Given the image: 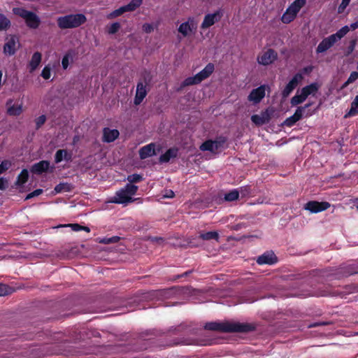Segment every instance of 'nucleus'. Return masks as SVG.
Instances as JSON below:
<instances>
[{
  "instance_id": "nucleus-15",
  "label": "nucleus",
  "mask_w": 358,
  "mask_h": 358,
  "mask_svg": "<svg viewBox=\"0 0 358 358\" xmlns=\"http://www.w3.org/2000/svg\"><path fill=\"white\" fill-rule=\"evenodd\" d=\"M266 85H261L260 87L254 89L248 96V99L255 103L261 101L265 96Z\"/></svg>"
},
{
  "instance_id": "nucleus-12",
  "label": "nucleus",
  "mask_w": 358,
  "mask_h": 358,
  "mask_svg": "<svg viewBox=\"0 0 358 358\" xmlns=\"http://www.w3.org/2000/svg\"><path fill=\"white\" fill-rule=\"evenodd\" d=\"M222 16V12L221 10H218L213 13H209L205 15L203 22L201 23V28L206 29L215 22H218Z\"/></svg>"
},
{
  "instance_id": "nucleus-37",
  "label": "nucleus",
  "mask_w": 358,
  "mask_h": 358,
  "mask_svg": "<svg viewBox=\"0 0 358 358\" xmlns=\"http://www.w3.org/2000/svg\"><path fill=\"white\" fill-rule=\"evenodd\" d=\"M200 237L203 240H210L215 239L216 241L218 240L219 235L216 231H208L206 233H203L200 234Z\"/></svg>"
},
{
  "instance_id": "nucleus-54",
  "label": "nucleus",
  "mask_w": 358,
  "mask_h": 358,
  "mask_svg": "<svg viewBox=\"0 0 358 358\" xmlns=\"http://www.w3.org/2000/svg\"><path fill=\"white\" fill-rule=\"evenodd\" d=\"M239 194H241L243 196H246L248 194L249 192L246 187H241L239 189Z\"/></svg>"
},
{
  "instance_id": "nucleus-35",
  "label": "nucleus",
  "mask_w": 358,
  "mask_h": 358,
  "mask_svg": "<svg viewBox=\"0 0 358 358\" xmlns=\"http://www.w3.org/2000/svg\"><path fill=\"white\" fill-rule=\"evenodd\" d=\"M73 53L71 51L65 54L62 60V65L64 69H66L69 67L70 63L73 61Z\"/></svg>"
},
{
  "instance_id": "nucleus-36",
  "label": "nucleus",
  "mask_w": 358,
  "mask_h": 358,
  "mask_svg": "<svg viewBox=\"0 0 358 358\" xmlns=\"http://www.w3.org/2000/svg\"><path fill=\"white\" fill-rule=\"evenodd\" d=\"M143 3V0H131L127 5H125L127 11H133L138 8Z\"/></svg>"
},
{
  "instance_id": "nucleus-55",
  "label": "nucleus",
  "mask_w": 358,
  "mask_h": 358,
  "mask_svg": "<svg viewBox=\"0 0 358 358\" xmlns=\"http://www.w3.org/2000/svg\"><path fill=\"white\" fill-rule=\"evenodd\" d=\"M350 28L353 30L358 28V20L350 24Z\"/></svg>"
},
{
  "instance_id": "nucleus-58",
  "label": "nucleus",
  "mask_w": 358,
  "mask_h": 358,
  "mask_svg": "<svg viewBox=\"0 0 358 358\" xmlns=\"http://www.w3.org/2000/svg\"><path fill=\"white\" fill-rule=\"evenodd\" d=\"M351 83H348V80L343 83L342 88L346 87Z\"/></svg>"
},
{
  "instance_id": "nucleus-1",
  "label": "nucleus",
  "mask_w": 358,
  "mask_h": 358,
  "mask_svg": "<svg viewBox=\"0 0 358 358\" xmlns=\"http://www.w3.org/2000/svg\"><path fill=\"white\" fill-rule=\"evenodd\" d=\"M204 328L207 330L220 332H248L254 329V327L249 324L230 322H208L205 324Z\"/></svg>"
},
{
  "instance_id": "nucleus-31",
  "label": "nucleus",
  "mask_w": 358,
  "mask_h": 358,
  "mask_svg": "<svg viewBox=\"0 0 358 358\" xmlns=\"http://www.w3.org/2000/svg\"><path fill=\"white\" fill-rule=\"evenodd\" d=\"M239 191L238 189H232L231 191L224 194V199L227 201H234L238 199Z\"/></svg>"
},
{
  "instance_id": "nucleus-34",
  "label": "nucleus",
  "mask_w": 358,
  "mask_h": 358,
  "mask_svg": "<svg viewBox=\"0 0 358 358\" xmlns=\"http://www.w3.org/2000/svg\"><path fill=\"white\" fill-rule=\"evenodd\" d=\"M350 31V28L348 26L345 25L340 29L336 34H331V36H334L335 41L337 42L341 40L343 36H345L348 31Z\"/></svg>"
},
{
  "instance_id": "nucleus-51",
  "label": "nucleus",
  "mask_w": 358,
  "mask_h": 358,
  "mask_svg": "<svg viewBox=\"0 0 358 358\" xmlns=\"http://www.w3.org/2000/svg\"><path fill=\"white\" fill-rule=\"evenodd\" d=\"M66 227H69L74 231H79L82 230L83 226H80L78 224H67Z\"/></svg>"
},
{
  "instance_id": "nucleus-59",
  "label": "nucleus",
  "mask_w": 358,
  "mask_h": 358,
  "mask_svg": "<svg viewBox=\"0 0 358 358\" xmlns=\"http://www.w3.org/2000/svg\"><path fill=\"white\" fill-rule=\"evenodd\" d=\"M82 230H84V231H85L87 232H90V228L87 227H83Z\"/></svg>"
},
{
  "instance_id": "nucleus-6",
  "label": "nucleus",
  "mask_w": 358,
  "mask_h": 358,
  "mask_svg": "<svg viewBox=\"0 0 358 358\" xmlns=\"http://www.w3.org/2000/svg\"><path fill=\"white\" fill-rule=\"evenodd\" d=\"M214 65L212 63L208 64L206 67L196 74L194 76L188 77L184 81V86L192 85L201 83L204 79L208 78L214 71Z\"/></svg>"
},
{
  "instance_id": "nucleus-21",
  "label": "nucleus",
  "mask_w": 358,
  "mask_h": 358,
  "mask_svg": "<svg viewBox=\"0 0 358 358\" xmlns=\"http://www.w3.org/2000/svg\"><path fill=\"white\" fill-rule=\"evenodd\" d=\"M119 134L120 133L117 129L104 128L103 131V141L107 143L113 142L119 136Z\"/></svg>"
},
{
  "instance_id": "nucleus-56",
  "label": "nucleus",
  "mask_w": 358,
  "mask_h": 358,
  "mask_svg": "<svg viewBox=\"0 0 358 358\" xmlns=\"http://www.w3.org/2000/svg\"><path fill=\"white\" fill-rule=\"evenodd\" d=\"M355 44V41H352L351 43V45L349 47V53L352 52L354 50Z\"/></svg>"
},
{
  "instance_id": "nucleus-14",
  "label": "nucleus",
  "mask_w": 358,
  "mask_h": 358,
  "mask_svg": "<svg viewBox=\"0 0 358 358\" xmlns=\"http://www.w3.org/2000/svg\"><path fill=\"white\" fill-rule=\"evenodd\" d=\"M18 44V39L15 36H10L7 38L3 47V52L8 55H13L15 53L17 49V45Z\"/></svg>"
},
{
  "instance_id": "nucleus-52",
  "label": "nucleus",
  "mask_w": 358,
  "mask_h": 358,
  "mask_svg": "<svg viewBox=\"0 0 358 358\" xmlns=\"http://www.w3.org/2000/svg\"><path fill=\"white\" fill-rule=\"evenodd\" d=\"M143 29L146 33H150L153 30V27L150 24L145 23L143 25Z\"/></svg>"
},
{
  "instance_id": "nucleus-42",
  "label": "nucleus",
  "mask_w": 358,
  "mask_h": 358,
  "mask_svg": "<svg viewBox=\"0 0 358 358\" xmlns=\"http://www.w3.org/2000/svg\"><path fill=\"white\" fill-rule=\"evenodd\" d=\"M9 22L4 15L0 14V31L6 29L9 25Z\"/></svg>"
},
{
  "instance_id": "nucleus-32",
  "label": "nucleus",
  "mask_w": 358,
  "mask_h": 358,
  "mask_svg": "<svg viewBox=\"0 0 358 358\" xmlns=\"http://www.w3.org/2000/svg\"><path fill=\"white\" fill-rule=\"evenodd\" d=\"M350 31V28L348 26L345 25L340 29L336 34H331V36H334L335 41L337 42L341 40L343 36H345L348 31Z\"/></svg>"
},
{
  "instance_id": "nucleus-41",
  "label": "nucleus",
  "mask_w": 358,
  "mask_h": 358,
  "mask_svg": "<svg viewBox=\"0 0 358 358\" xmlns=\"http://www.w3.org/2000/svg\"><path fill=\"white\" fill-rule=\"evenodd\" d=\"M11 162L9 160H4L0 164V174L4 173L11 166Z\"/></svg>"
},
{
  "instance_id": "nucleus-11",
  "label": "nucleus",
  "mask_w": 358,
  "mask_h": 358,
  "mask_svg": "<svg viewBox=\"0 0 358 358\" xmlns=\"http://www.w3.org/2000/svg\"><path fill=\"white\" fill-rule=\"evenodd\" d=\"M277 59V53L272 49H268L257 57L259 64L267 66L272 64Z\"/></svg>"
},
{
  "instance_id": "nucleus-43",
  "label": "nucleus",
  "mask_w": 358,
  "mask_h": 358,
  "mask_svg": "<svg viewBox=\"0 0 358 358\" xmlns=\"http://www.w3.org/2000/svg\"><path fill=\"white\" fill-rule=\"evenodd\" d=\"M41 76L45 79L48 80L51 76V72H50V67L49 66H45L41 72Z\"/></svg>"
},
{
  "instance_id": "nucleus-17",
  "label": "nucleus",
  "mask_w": 358,
  "mask_h": 358,
  "mask_svg": "<svg viewBox=\"0 0 358 358\" xmlns=\"http://www.w3.org/2000/svg\"><path fill=\"white\" fill-rule=\"evenodd\" d=\"M196 28V24L193 18L189 17L187 22L182 23L178 27V31L183 36H187L194 29Z\"/></svg>"
},
{
  "instance_id": "nucleus-53",
  "label": "nucleus",
  "mask_w": 358,
  "mask_h": 358,
  "mask_svg": "<svg viewBox=\"0 0 358 358\" xmlns=\"http://www.w3.org/2000/svg\"><path fill=\"white\" fill-rule=\"evenodd\" d=\"M7 187V181L3 178H0V189H4Z\"/></svg>"
},
{
  "instance_id": "nucleus-45",
  "label": "nucleus",
  "mask_w": 358,
  "mask_h": 358,
  "mask_svg": "<svg viewBox=\"0 0 358 358\" xmlns=\"http://www.w3.org/2000/svg\"><path fill=\"white\" fill-rule=\"evenodd\" d=\"M350 2V0H342L341 4L339 5V6L338 8V13H343L345 9L349 5Z\"/></svg>"
},
{
  "instance_id": "nucleus-46",
  "label": "nucleus",
  "mask_w": 358,
  "mask_h": 358,
  "mask_svg": "<svg viewBox=\"0 0 358 358\" xmlns=\"http://www.w3.org/2000/svg\"><path fill=\"white\" fill-rule=\"evenodd\" d=\"M42 192H43L42 189H37L33 191L32 192L29 193V194H27V196H26V199H29L32 197L37 196L40 195L41 194H42Z\"/></svg>"
},
{
  "instance_id": "nucleus-60",
  "label": "nucleus",
  "mask_w": 358,
  "mask_h": 358,
  "mask_svg": "<svg viewBox=\"0 0 358 358\" xmlns=\"http://www.w3.org/2000/svg\"><path fill=\"white\" fill-rule=\"evenodd\" d=\"M312 115H313V113H306V115H305V116H306V117H310V116H311Z\"/></svg>"
},
{
  "instance_id": "nucleus-2",
  "label": "nucleus",
  "mask_w": 358,
  "mask_h": 358,
  "mask_svg": "<svg viewBox=\"0 0 358 358\" xmlns=\"http://www.w3.org/2000/svg\"><path fill=\"white\" fill-rule=\"evenodd\" d=\"M138 190V186L133 184H127L124 187L117 191L110 198V202L117 204L127 205L135 201L133 196Z\"/></svg>"
},
{
  "instance_id": "nucleus-49",
  "label": "nucleus",
  "mask_w": 358,
  "mask_h": 358,
  "mask_svg": "<svg viewBox=\"0 0 358 358\" xmlns=\"http://www.w3.org/2000/svg\"><path fill=\"white\" fill-rule=\"evenodd\" d=\"M45 120H46V118H45V115H43L39 116L36 120V124L37 127L38 128L41 126H42L45 123Z\"/></svg>"
},
{
  "instance_id": "nucleus-44",
  "label": "nucleus",
  "mask_w": 358,
  "mask_h": 358,
  "mask_svg": "<svg viewBox=\"0 0 358 358\" xmlns=\"http://www.w3.org/2000/svg\"><path fill=\"white\" fill-rule=\"evenodd\" d=\"M124 12H127V11L125 8V6H122L120 8L114 10L113 13H111L110 14V17H117V16L122 15Z\"/></svg>"
},
{
  "instance_id": "nucleus-20",
  "label": "nucleus",
  "mask_w": 358,
  "mask_h": 358,
  "mask_svg": "<svg viewBox=\"0 0 358 358\" xmlns=\"http://www.w3.org/2000/svg\"><path fill=\"white\" fill-rule=\"evenodd\" d=\"M155 145L154 143H150L145 146L142 147L139 150L140 158L141 159H144L148 157L155 155L156 153H155Z\"/></svg>"
},
{
  "instance_id": "nucleus-61",
  "label": "nucleus",
  "mask_w": 358,
  "mask_h": 358,
  "mask_svg": "<svg viewBox=\"0 0 358 358\" xmlns=\"http://www.w3.org/2000/svg\"><path fill=\"white\" fill-rule=\"evenodd\" d=\"M320 295L321 296H324V295H326V294H321Z\"/></svg>"
},
{
  "instance_id": "nucleus-3",
  "label": "nucleus",
  "mask_w": 358,
  "mask_h": 358,
  "mask_svg": "<svg viewBox=\"0 0 358 358\" xmlns=\"http://www.w3.org/2000/svg\"><path fill=\"white\" fill-rule=\"evenodd\" d=\"M319 87L317 83H313L301 90H297L296 94L291 99V105L293 106H297L304 102L308 96H315L319 90Z\"/></svg>"
},
{
  "instance_id": "nucleus-4",
  "label": "nucleus",
  "mask_w": 358,
  "mask_h": 358,
  "mask_svg": "<svg viewBox=\"0 0 358 358\" xmlns=\"http://www.w3.org/2000/svg\"><path fill=\"white\" fill-rule=\"evenodd\" d=\"M86 21L83 14H71L59 17L57 24L61 29H71L79 27Z\"/></svg>"
},
{
  "instance_id": "nucleus-18",
  "label": "nucleus",
  "mask_w": 358,
  "mask_h": 358,
  "mask_svg": "<svg viewBox=\"0 0 358 358\" xmlns=\"http://www.w3.org/2000/svg\"><path fill=\"white\" fill-rule=\"evenodd\" d=\"M277 262V257L273 252H266L258 257L257 262L260 264H273Z\"/></svg>"
},
{
  "instance_id": "nucleus-5",
  "label": "nucleus",
  "mask_w": 358,
  "mask_h": 358,
  "mask_svg": "<svg viewBox=\"0 0 358 358\" xmlns=\"http://www.w3.org/2000/svg\"><path fill=\"white\" fill-rule=\"evenodd\" d=\"M306 3V0H294L282 14L281 21L285 24H289L292 22Z\"/></svg>"
},
{
  "instance_id": "nucleus-26",
  "label": "nucleus",
  "mask_w": 358,
  "mask_h": 358,
  "mask_svg": "<svg viewBox=\"0 0 358 358\" xmlns=\"http://www.w3.org/2000/svg\"><path fill=\"white\" fill-rule=\"evenodd\" d=\"M13 103L12 100H9L7 101V112L10 115H20L22 111V105H11Z\"/></svg>"
},
{
  "instance_id": "nucleus-39",
  "label": "nucleus",
  "mask_w": 358,
  "mask_h": 358,
  "mask_svg": "<svg viewBox=\"0 0 358 358\" xmlns=\"http://www.w3.org/2000/svg\"><path fill=\"white\" fill-rule=\"evenodd\" d=\"M127 180L129 182L128 184H132L134 182H138L143 180L142 176L139 174H131L128 176Z\"/></svg>"
},
{
  "instance_id": "nucleus-8",
  "label": "nucleus",
  "mask_w": 358,
  "mask_h": 358,
  "mask_svg": "<svg viewBox=\"0 0 358 358\" xmlns=\"http://www.w3.org/2000/svg\"><path fill=\"white\" fill-rule=\"evenodd\" d=\"M224 143L225 140L224 138L215 141L208 140L201 145L200 149L202 151H210L215 153L223 148Z\"/></svg>"
},
{
  "instance_id": "nucleus-47",
  "label": "nucleus",
  "mask_w": 358,
  "mask_h": 358,
  "mask_svg": "<svg viewBox=\"0 0 358 358\" xmlns=\"http://www.w3.org/2000/svg\"><path fill=\"white\" fill-rule=\"evenodd\" d=\"M119 28H120V24L119 23H117V22L113 23L110 25V27H109V29H108V32L110 34H114L116 31H117Z\"/></svg>"
},
{
  "instance_id": "nucleus-29",
  "label": "nucleus",
  "mask_w": 358,
  "mask_h": 358,
  "mask_svg": "<svg viewBox=\"0 0 358 358\" xmlns=\"http://www.w3.org/2000/svg\"><path fill=\"white\" fill-rule=\"evenodd\" d=\"M29 173L27 169H23L17 177L16 185L22 186L28 180Z\"/></svg>"
},
{
  "instance_id": "nucleus-48",
  "label": "nucleus",
  "mask_w": 358,
  "mask_h": 358,
  "mask_svg": "<svg viewBox=\"0 0 358 358\" xmlns=\"http://www.w3.org/2000/svg\"><path fill=\"white\" fill-rule=\"evenodd\" d=\"M358 79V72L353 71L350 73L349 78H348V83H354L355 80Z\"/></svg>"
},
{
  "instance_id": "nucleus-40",
  "label": "nucleus",
  "mask_w": 358,
  "mask_h": 358,
  "mask_svg": "<svg viewBox=\"0 0 358 358\" xmlns=\"http://www.w3.org/2000/svg\"><path fill=\"white\" fill-rule=\"evenodd\" d=\"M13 289L9 286L0 284V296H6L12 293Z\"/></svg>"
},
{
  "instance_id": "nucleus-28",
  "label": "nucleus",
  "mask_w": 358,
  "mask_h": 358,
  "mask_svg": "<svg viewBox=\"0 0 358 358\" xmlns=\"http://www.w3.org/2000/svg\"><path fill=\"white\" fill-rule=\"evenodd\" d=\"M177 150L169 149L164 154L162 155L159 157V161L162 163L168 162L171 158L176 157Z\"/></svg>"
},
{
  "instance_id": "nucleus-33",
  "label": "nucleus",
  "mask_w": 358,
  "mask_h": 358,
  "mask_svg": "<svg viewBox=\"0 0 358 358\" xmlns=\"http://www.w3.org/2000/svg\"><path fill=\"white\" fill-rule=\"evenodd\" d=\"M350 31V28L348 26L345 25L340 29L336 34H331V36H334L335 41L337 42L341 40L343 36H345L348 31Z\"/></svg>"
},
{
  "instance_id": "nucleus-16",
  "label": "nucleus",
  "mask_w": 358,
  "mask_h": 358,
  "mask_svg": "<svg viewBox=\"0 0 358 358\" xmlns=\"http://www.w3.org/2000/svg\"><path fill=\"white\" fill-rule=\"evenodd\" d=\"M336 41L334 39V36L330 35L329 36L324 38L318 45L316 49L317 53H322L326 52L330 48H331Z\"/></svg>"
},
{
  "instance_id": "nucleus-23",
  "label": "nucleus",
  "mask_w": 358,
  "mask_h": 358,
  "mask_svg": "<svg viewBox=\"0 0 358 358\" xmlns=\"http://www.w3.org/2000/svg\"><path fill=\"white\" fill-rule=\"evenodd\" d=\"M49 166V162L43 160L34 164L31 169V171L35 174H41L48 169Z\"/></svg>"
},
{
  "instance_id": "nucleus-57",
  "label": "nucleus",
  "mask_w": 358,
  "mask_h": 358,
  "mask_svg": "<svg viewBox=\"0 0 358 358\" xmlns=\"http://www.w3.org/2000/svg\"><path fill=\"white\" fill-rule=\"evenodd\" d=\"M312 67L311 66H308V67H306L303 69V73H308L309 72H310L312 71Z\"/></svg>"
},
{
  "instance_id": "nucleus-25",
  "label": "nucleus",
  "mask_w": 358,
  "mask_h": 358,
  "mask_svg": "<svg viewBox=\"0 0 358 358\" xmlns=\"http://www.w3.org/2000/svg\"><path fill=\"white\" fill-rule=\"evenodd\" d=\"M41 62V54L38 52H36L32 55V57L31 59V61L29 62V68H30V72H33L35 71L37 67L39 66L40 63Z\"/></svg>"
},
{
  "instance_id": "nucleus-22",
  "label": "nucleus",
  "mask_w": 358,
  "mask_h": 358,
  "mask_svg": "<svg viewBox=\"0 0 358 358\" xmlns=\"http://www.w3.org/2000/svg\"><path fill=\"white\" fill-rule=\"evenodd\" d=\"M147 91L145 86L142 83H138L136 87V93L134 99V103L136 105L140 104L145 97Z\"/></svg>"
},
{
  "instance_id": "nucleus-10",
  "label": "nucleus",
  "mask_w": 358,
  "mask_h": 358,
  "mask_svg": "<svg viewBox=\"0 0 358 358\" xmlns=\"http://www.w3.org/2000/svg\"><path fill=\"white\" fill-rule=\"evenodd\" d=\"M303 78V77L301 73H298L295 74L282 90V96L287 97L291 94V92L297 87V85L302 81Z\"/></svg>"
},
{
  "instance_id": "nucleus-13",
  "label": "nucleus",
  "mask_w": 358,
  "mask_h": 358,
  "mask_svg": "<svg viewBox=\"0 0 358 358\" xmlns=\"http://www.w3.org/2000/svg\"><path fill=\"white\" fill-rule=\"evenodd\" d=\"M330 207V204L328 202H318V201H309L306 205L304 208L310 213H317L323 210H327Z\"/></svg>"
},
{
  "instance_id": "nucleus-38",
  "label": "nucleus",
  "mask_w": 358,
  "mask_h": 358,
  "mask_svg": "<svg viewBox=\"0 0 358 358\" xmlns=\"http://www.w3.org/2000/svg\"><path fill=\"white\" fill-rule=\"evenodd\" d=\"M120 238L117 236H114L110 238L104 237V238H99V243L103 244H110L113 243H117L120 241Z\"/></svg>"
},
{
  "instance_id": "nucleus-7",
  "label": "nucleus",
  "mask_w": 358,
  "mask_h": 358,
  "mask_svg": "<svg viewBox=\"0 0 358 358\" xmlns=\"http://www.w3.org/2000/svg\"><path fill=\"white\" fill-rule=\"evenodd\" d=\"M14 13L24 19L28 27L36 29L39 26L40 18L34 13L23 8H15Z\"/></svg>"
},
{
  "instance_id": "nucleus-19",
  "label": "nucleus",
  "mask_w": 358,
  "mask_h": 358,
  "mask_svg": "<svg viewBox=\"0 0 358 358\" xmlns=\"http://www.w3.org/2000/svg\"><path fill=\"white\" fill-rule=\"evenodd\" d=\"M270 115L268 110H265L261 113L259 115H253L251 117L252 122L257 125H263L269 121Z\"/></svg>"
},
{
  "instance_id": "nucleus-24",
  "label": "nucleus",
  "mask_w": 358,
  "mask_h": 358,
  "mask_svg": "<svg viewBox=\"0 0 358 358\" xmlns=\"http://www.w3.org/2000/svg\"><path fill=\"white\" fill-rule=\"evenodd\" d=\"M72 155L66 150H59L56 152L55 156V163H59L63 159L66 161H70L71 159Z\"/></svg>"
},
{
  "instance_id": "nucleus-30",
  "label": "nucleus",
  "mask_w": 358,
  "mask_h": 358,
  "mask_svg": "<svg viewBox=\"0 0 358 358\" xmlns=\"http://www.w3.org/2000/svg\"><path fill=\"white\" fill-rule=\"evenodd\" d=\"M71 185L69 183L61 182L55 186L54 191L56 194L63 192H70L71 190Z\"/></svg>"
},
{
  "instance_id": "nucleus-62",
  "label": "nucleus",
  "mask_w": 358,
  "mask_h": 358,
  "mask_svg": "<svg viewBox=\"0 0 358 358\" xmlns=\"http://www.w3.org/2000/svg\"><path fill=\"white\" fill-rule=\"evenodd\" d=\"M357 69H358V62H357Z\"/></svg>"
},
{
  "instance_id": "nucleus-50",
  "label": "nucleus",
  "mask_w": 358,
  "mask_h": 358,
  "mask_svg": "<svg viewBox=\"0 0 358 358\" xmlns=\"http://www.w3.org/2000/svg\"><path fill=\"white\" fill-rule=\"evenodd\" d=\"M175 194L173 192V191H172L171 189H166L164 190L162 196L164 198H169V199H171V198H173Z\"/></svg>"
},
{
  "instance_id": "nucleus-27",
  "label": "nucleus",
  "mask_w": 358,
  "mask_h": 358,
  "mask_svg": "<svg viewBox=\"0 0 358 358\" xmlns=\"http://www.w3.org/2000/svg\"><path fill=\"white\" fill-rule=\"evenodd\" d=\"M358 114V94L355 96L351 103L350 109L345 115V117L355 116Z\"/></svg>"
},
{
  "instance_id": "nucleus-9",
  "label": "nucleus",
  "mask_w": 358,
  "mask_h": 358,
  "mask_svg": "<svg viewBox=\"0 0 358 358\" xmlns=\"http://www.w3.org/2000/svg\"><path fill=\"white\" fill-rule=\"evenodd\" d=\"M311 106V103L306 104L304 106L298 107L293 115L287 117L283 124L287 127L293 126L296 122L300 120L304 115L306 109Z\"/></svg>"
}]
</instances>
